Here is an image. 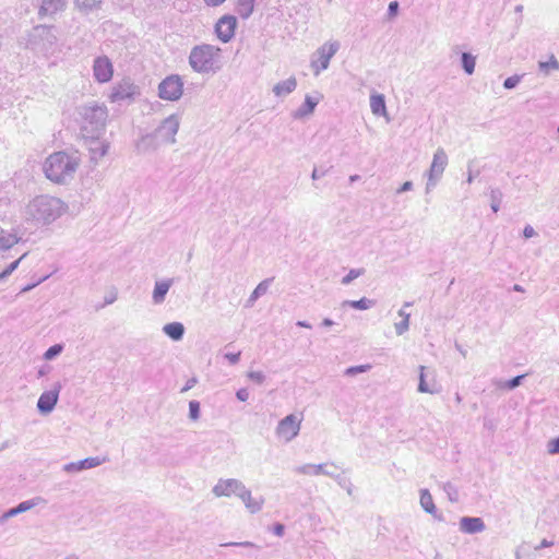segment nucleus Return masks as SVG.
I'll return each instance as SVG.
<instances>
[{
    "label": "nucleus",
    "mask_w": 559,
    "mask_h": 559,
    "mask_svg": "<svg viewBox=\"0 0 559 559\" xmlns=\"http://www.w3.org/2000/svg\"><path fill=\"white\" fill-rule=\"evenodd\" d=\"M548 452L550 454L559 453V437L548 443Z\"/></svg>",
    "instance_id": "72a5a7b5"
},
{
    "label": "nucleus",
    "mask_w": 559,
    "mask_h": 559,
    "mask_svg": "<svg viewBox=\"0 0 559 559\" xmlns=\"http://www.w3.org/2000/svg\"><path fill=\"white\" fill-rule=\"evenodd\" d=\"M136 94V87L130 80H123L116 84L108 98L111 103H118L127 99H132Z\"/></svg>",
    "instance_id": "6e6552de"
},
{
    "label": "nucleus",
    "mask_w": 559,
    "mask_h": 559,
    "mask_svg": "<svg viewBox=\"0 0 559 559\" xmlns=\"http://www.w3.org/2000/svg\"><path fill=\"white\" fill-rule=\"evenodd\" d=\"M460 528L467 534H474L484 531L485 524L480 518L464 516L460 520Z\"/></svg>",
    "instance_id": "ddd939ff"
},
{
    "label": "nucleus",
    "mask_w": 559,
    "mask_h": 559,
    "mask_svg": "<svg viewBox=\"0 0 559 559\" xmlns=\"http://www.w3.org/2000/svg\"><path fill=\"white\" fill-rule=\"evenodd\" d=\"M411 186H412V183H411V182H405V183L403 185V187H402V189H401V190H402V191H406V190H408V189L411 188Z\"/></svg>",
    "instance_id": "49530a36"
},
{
    "label": "nucleus",
    "mask_w": 559,
    "mask_h": 559,
    "mask_svg": "<svg viewBox=\"0 0 559 559\" xmlns=\"http://www.w3.org/2000/svg\"><path fill=\"white\" fill-rule=\"evenodd\" d=\"M164 332L173 340L178 341L182 337L185 328L179 322L168 323L164 326Z\"/></svg>",
    "instance_id": "aec40b11"
},
{
    "label": "nucleus",
    "mask_w": 559,
    "mask_h": 559,
    "mask_svg": "<svg viewBox=\"0 0 559 559\" xmlns=\"http://www.w3.org/2000/svg\"><path fill=\"white\" fill-rule=\"evenodd\" d=\"M170 283L169 282H157L155 284V288L153 292V299L156 304H159L164 300L165 295L169 290Z\"/></svg>",
    "instance_id": "412c9836"
},
{
    "label": "nucleus",
    "mask_w": 559,
    "mask_h": 559,
    "mask_svg": "<svg viewBox=\"0 0 559 559\" xmlns=\"http://www.w3.org/2000/svg\"><path fill=\"white\" fill-rule=\"evenodd\" d=\"M248 377L257 383H262L264 380V376L261 371H251L248 373Z\"/></svg>",
    "instance_id": "473e14b6"
},
{
    "label": "nucleus",
    "mask_w": 559,
    "mask_h": 559,
    "mask_svg": "<svg viewBox=\"0 0 559 559\" xmlns=\"http://www.w3.org/2000/svg\"><path fill=\"white\" fill-rule=\"evenodd\" d=\"M19 238L15 234L1 231L0 234V245L4 248H10L17 243Z\"/></svg>",
    "instance_id": "393cba45"
},
{
    "label": "nucleus",
    "mask_w": 559,
    "mask_h": 559,
    "mask_svg": "<svg viewBox=\"0 0 559 559\" xmlns=\"http://www.w3.org/2000/svg\"><path fill=\"white\" fill-rule=\"evenodd\" d=\"M298 324L301 325V326H305V328H309V325L306 324V322H298Z\"/></svg>",
    "instance_id": "de8ad7c7"
},
{
    "label": "nucleus",
    "mask_w": 559,
    "mask_h": 559,
    "mask_svg": "<svg viewBox=\"0 0 559 559\" xmlns=\"http://www.w3.org/2000/svg\"><path fill=\"white\" fill-rule=\"evenodd\" d=\"M243 486L235 479L219 480L213 491L217 497H230L238 495L242 490Z\"/></svg>",
    "instance_id": "f8f14e48"
},
{
    "label": "nucleus",
    "mask_w": 559,
    "mask_h": 559,
    "mask_svg": "<svg viewBox=\"0 0 559 559\" xmlns=\"http://www.w3.org/2000/svg\"><path fill=\"white\" fill-rule=\"evenodd\" d=\"M80 165L76 156L66 152H55L50 154L43 166L47 179L55 183H66L73 177Z\"/></svg>",
    "instance_id": "f257e3e1"
},
{
    "label": "nucleus",
    "mask_w": 559,
    "mask_h": 559,
    "mask_svg": "<svg viewBox=\"0 0 559 559\" xmlns=\"http://www.w3.org/2000/svg\"><path fill=\"white\" fill-rule=\"evenodd\" d=\"M67 559H75V558H67Z\"/></svg>",
    "instance_id": "603ef678"
},
{
    "label": "nucleus",
    "mask_w": 559,
    "mask_h": 559,
    "mask_svg": "<svg viewBox=\"0 0 559 559\" xmlns=\"http://www.w3.org/2000/svg\"><path fill=\"white\" fill-rule=\"evenodd\" d=\"M523 377H524V376H518V377L513 378V379L509 382L508 386H509L510 389H513V388L518 386V385L520 384V381H521V379H522Z\"/></svg>",
    "instance_id": "ea45409f"
},
{
    "label": "nucleus",
    "mask_w": 559,
    "mask_h": 559,
    "mask_svg": "<svg viewBox=\"0 0 559 559\" xmlns=\"http://www.w3.org/2000/svg\"><path fill=\"white\" fill-rule=\"evenodd\" d=\"M58 401V392L56 391H47L44 392L37 403L39 411L43 413H49L55 407Z\"/></svg>",
    "instance_id": "4468645a"
},
{
    "label": "nucleus",
    "mask_w": 559,
    "mask_h": 559,
    "mask_svg": "<svg viewBox=\"0 0 559 559\" xmlns=\"http://www.w3.org/2000/svg\"><path fill=\"white\" fill-rule=\"evenodd\" d=\"M199 411H200V404H199V402H197V401H191V402L189 403V412H190V417H191L192 419H194V420H195V419H198V417H199Z\"/></svg>",
    "instance_id": "c85d7f7f"
},
{
    "label": "nucleus",
    "mask_w": 559,
    "mask_h": 559,
    "mask_svg": "<svg viewBox=\"0 0 559 559\" xmlns=\"http://www.w3.org/2000/svg\"><path fill=\"white\" fill-rule=\"evenodd\" d=\"M82 118L85 124L98 129L106 126L108 109L105 105H91L83 109Z\"/></svg>",
    "instance_id": "20e7f679"
},
{
    "label": "nucleus",
    "mask_w": 559,
    "mask_h": 559,
    "mask_svg": "<svg viewBox=\"0 0 559 559\" xmlns=\"http://www.w3.org/2000/svg\"><path fill=\"white\" fill-rule=\"evenodd\" d=\"M424 367H420V381H419V391L420 392H429V389L426 385L425 376H424Z\"/></svg>",
    "instance_id": "c9c22d12"
},
{
    "label": "nucleus",
    "mask_w": 559,
    "mask_h": 559,
    "mask_svg": "<svg viewBox=\"0 0 559 559\" xmlns=\"http://www.w3.org/2000/svg\"><path fill=\"white\" fill-rule=\"evenodd\" d=\"M94 76L99 83H107L112 79L114 68L110 60L106 57H98L94 61Z\"/></svg>",
    "instance_id": "1a4fd4ad"
},
{
    "label": "nucleus",
    "mask_w": 559,
    "mask_h": 559,
    "mask_svg": "<svg viewBox=\"0 0 559 559\" xmlns=\"http://www.w3.org/2000/svg\"><path fill=\"white\" fill-rule=\"evenodd\" d=\"M297 82L295 78H289L283 82L277 83L274 86V93L277 96L286 95L293 92L296 88Z\"/></svg>",
    "instance_id": "6ab92c4d"
},
{
    "label": "nucleus",
    "mask_w": 559,
    "mask_h": 559,
    "mask_svg": "<svg viewBox=\"0 0 559 559\" xmlns=\"http://www.w3.org/2000/svg\"><path fill=\"white\" fill-rule=\"evenodd\" d=\"M301 421H302L301 414L300 415H295V414L287 415L285 418H283L278 423V426L276 428L277 436L285 441H290L298 435V432L300 430Z\"/></svg>",
    "instance_id": "39448f33"
},
{
    "label": "nucleus",
    "mask_w": 559,
    "mask_h": 559,
    "mask_svg": "<svg viewBox=\"0 0 559 559\" xmlns=\"http://www.w3.org/2000/svg\"><path fill=\"white\" fill-rule=\"evenodd\" d=\"M237 20L233 15H223L215 25L217 37L224 41H229L236 32Z\"/></svg>",
    "instance_id": "0eeeda50"
},
{
    "label": "nucleus",
    "mask_w": 559,
    "mask_h": 559,
    "mask_svg": "<svg viewBox=\"0 0 559 559\" xmlns=\"http://www.w3.org/2000/svg\"><path fill=\"white\" fill-rule=\"evenodd\" d=\"M399 3L396 1H392L389 4V16L394 17L397 14Z\"/></svg>",
    "instance_id": "4c0bfd02"
},
{
    "label": "nucleus",
    "mask_w": 559,
    "mask_h": 559,
    "mask_svg": "<svg viewBox=\"0 0 559 559\" xmlns=\"http://www.w3.org/2000/svg\"><path fill=\"white\" fill-rule=\"evenodd\" d=\"M362 274L360 270H350L348 274L342 280L343 284H349L353 280L359 277Z\"/></svg>",
    "instance_id": "c756f323"
},
{
    "label": "nucleus",
    "mask_w": 559,
    "mask_h": 559,
    "mask_svg": "<svg viewBox=\"0 0 559 559\" xmlns=\"http://www.w3.org/2000/svg\"><path fill=\"white\" fill-rule=\"evenodd\" d=\"M346 305L355 309L366 310L371 307L372 301L367 298H361L359 300L346 301Z\"/></svg>",
    "instance_id": "a878e982"
},
{
    "label": "nucleus",
    "mask_w": 559,
    "mask_h": 559,
    "mask_svg": "<svg viewBox=\"0 0 559 559\" xmlns=\"http://www.w3.org/2000/svg\"><path fill=\"white\" fill-rule=\"evenodd\" d=\"M318 104L317 99H313L311 96H306L305 104L301 108L302 115H310L313 112L316 106Z\"/></svg>",
    "instance_id": "bb28decb"
},
{
    "label": "nucleus",
    "mask_w": 559,
    "mask_h": 559,
    "mask_svg": "<svg viewBox=\"0 0 559 559\" xmlns=\"http://www.w3.org/2000/svg\"><path fill=\"white\" fill-rule=\"evenodd\" d=\"M207 5L217 7L222 4L225 0H204Z\"/></svg>",
    "instance_id": "c03bdc74"
},
{
    "label": "nucleus",
    "mask_w": 559,
    "mask_h": 559,
    "mask_svg": "<svg viewBox=\"0 0 559 559\" xmlns=\"http://www.w3.org/2000/svg\"><path fill=\"white\" fill-rule=\"evenodd\" d=\"M336 51L337 45L334 43H326L318 50V58L312 62L317 73L328 68L330 59Z\"/></svg>",
    "instance_id": "9b49d317"
},
{
    "label": "nucleus",
    "mask_w": 559,
    "mask_h": 559,
    "mask_svg": "<svg viewBox=\"0 0 559 559\" xmlns=\"http://www.w3.org/2000/svg\"><path fill=\"white\" fill-rule=\"evenodd\" d=\"M17 265H19V260H16V261L12 262V263L8 266V269H7L3 273H1V274H0V278H1V277L7 276V275H9V274H11V273H12V272L17 267Z\"/></svg>",
    "instance_id": "e433bc0d"
},
{
    "label": "nucleus",
    "mask_w": 559,
    "mask_h": 559,
    "mask_svg": "<svg viewBox=\"0 0 559 559\" xmlns=\"http://www.w3.org/2000/svg\"><path fill=\"white\" fill-rule=\"evenodd\" d=\"M241 545H243V546H253V544L250 543V542L242 543Z\"/></svg>",
    "instance_id": "8fccbe9b"
},
{
    "label": "nucleus",
    "mask_w": 559,
    "mask_h": 559,
    "mask_svg": "<svg viewBox=\"0 0 559 559\" xmlns=\"http://www.w3.org/2000/svg\"><path fill=\"white\" fill-rule=\"evenodd\" d=\"M492 210H493L495 212H497V211H498V206H497V205H492Z\"/></svg>",
    "instance_id": "3c124183"
},
{
    "label": "nucleus",
    "mask_w": 559,
    "mask_h": 559,
    "mask_svg": "<svg viewBox=\"0 0 559 559\" xmlns=\"http://www.w3.org/2000/svg\"><path fill=\"white\" fill-rule=\"evenodd\" d=\"M370 108L373 115L386 117V107L384 97L381 94H372L370 96Z\"/></svg>",
    "instance_id": "a211bd4d"
},
{
    "label": "nucleus",
    "mask_w": 559,
    "mask_h": 559,
    "mask_svg": "<svg viewBox=\"0 0 559 559\" xmlns=\"http://www.w3.org/2000/svg\"><path fill=\"white\" fill-rule=\"evenodd\" d=\"M520 82V78L514 75L506 79L503 86L508 90L513 88Z\"/></svg>",
    "instance_id": "2f4dec72"
},
{
    "label": "nucleus",
    "mask_w": 559,
    "mask_h": 559,
    "mask_svg": "<svg viewBox=\"0 0 559 559\" xmlns=\"http://www.w3.org/2000/svg\"><path fill=\"white\" fill-rule=\"evenodd\" d=\"M523 234H524V237H525V238H531V237H533V236L535 235V230H534V228H533V227H531V226H526V227L524 228V230H523Z\"/></svg>",
    "instance_id": "a19ab883"
},
{
    "label": "nucleus",
    "mask_w": 559,
    "mask_h": 559,
    "mask_svg": "<svg viewBox=\"0 0 559 559\" xmlns=\"http://www.w3.org/2000/svg\"><path fill=\"white\" fill-rule=\"evenodd\" d=\"M420 504L428 513H433L436 511V506L433 503L432 496L429 493L428 490H421Z\"/></svg>",
    "instance_id": "5701e85b"
},
{
    "label": "nucleus",
    "mask_w": 559,
    "mask_h": 559,
    "mask_svg": "<svg viewBox=\"0 0 559 559\" xmlns=\"http://www.w3.org/2000/svg\"><path fill=\"white\" fill-rule=\"evenodd\" d=\"M60 201L53 198L39 197L29 205L31 213L38 218L49 221L58 215Z\"/></svg>",
    "instance_id": "7ed1b4c3"
},
{
    "label": "nucleus",
    "mask_w": 559,
    "mask_h": 559,
    "mask_svg": "<svg viewBox=\"0 0 559 559\" xmlns=\"http://www.w3.org/2000/svg\"><path fill=\"white\" fill-rule=\"evenodd\" d=\"M405 329H406V325H405V326H403V328H400V329L397 330L399 334L403 333V331H404Z\"/></svg>",
    "instance_id": "09e8293b"
},
{
    "label": "nucleus",
    "mask_w": 559,
    "mask_h": 559,
    "mask_svg": "<svg viewBox=\"0 0 559 559\" xmlns=\"http://www.w3.org/2000/svg\"><path fill=\"white\" fill-rule=\"evenodd\" d=\"M178 129L179 121L177 117L170 116L162 122L157 129V135L165 143H173L175 141V135L177 134Z\"/></svg>",
    "instance_id": "9d476101"
},
{
    "label": "nucleus",
    "mask_w": 559,
    "mask_h": 559,
    "mask_svg": "<svg viewBox=\"0 0 559 559\" xmlns=\"http://www.w3.org/2000/svg\"><path fill=\"white\" fill-rule=\"evenodd\" d=\"M370 368L369 365H361V366H357V367H350L347 369V373L348 374H354V373H357V372H364L366 370H368Z\"/></svg>",
    "instance_id": "f704fd0d"
},
{
    "label": "nucleus",
    "mask_w": 559,
    "mask_h": 559,
    "mask_svg": "<svg viewBox=\"0 0 559 559\" xmlns=\"http://www.w3.org/2000/svg\"><path fill=\"white\" fill-rule=\"evenodd\" d=\"M227 357L230 359L231 362H237L239 359V354L227 355Z\"/></svg>",
    "instance_id": "a18cd8bd"
},
{
    "label": "nucleus",
    "mask_w": 559,
    "mask_h": 559,
    "mask_svg": "<svg viewBox=\"0 0 559 559\" xmlns=\"http://www.w3.org/2000/svg\"><path fill=\"white\" fill-rule=\"evenodd\" d=\"M34 506H35V503L32 502V501H24V502L20 503L16 508L11 509L5 515L7 516L15 515L17 513H21V512L29 510Z\"/></svg>",
    "instance_id": "cd10ccee"
},
{
    "label": "nucleus",
    "mask_w": 559,
    "mask_h": 559,
    "mask_svg": "<svg viewBox=\"0 0 559 559\" xmlns=\"http://www.w3.org/2000/svg\"><path fill=\"white\" fill-rule=\"evenodd\" d=\"M239 497L245 502L247 509L251 513L258 512L261 509L262 504H263V499L262 498L252 497L251 492L246 490L245 487L239 492Z\"/></svg>",
    "instance_id": "2eb2a0df"
},
{
    "label": "nucleus",
    "mask_w": 559,
    "mask_h": 559,
    "mask_svg": "<svg viewBox=\"0 0 559 559\" xmlns=\"http://www.w3.org/2000/svg\"><path fill=\"white\" fill-rule=\"evenodd\" d=\"M273 531L277 536H282L284 534V525L275 524Z\"/></svg>",
    "instance_id": "37998d69"
},
{
    "label": "nucleus",
    "mask_w": 559,
    "mask_h": 559,
    "mask_svg": "<svg viewBox=\"0 0 559 559\" xmlns=\"http://www.w3.org/2000/svg\"><path fill=\"white\" fill-rule=\"evenodd\" d=\"M62 350V346L61 345H53L51 346L46 353H45V358L46 359H51L53 358L56 355H58L60 352Z\"/></svg>",
    "instance_id": "7c9ffc66"
},
{
    "label": "nucleus",
    "mask_w": 559,
    "mask_h": 559,
    "mask_svg": "<svg viewBox=\"0 0 559 559\" xmlns=\"http://www.w3.org/2000/svg\"><path fill=\"white\" fill-rule=\"evenodd\" d=\"M183 92V83L178 75H169L159 84V97L177 100Z\"/></svg>",
    "instance_id": "423d86ee"
},
{
    "label": "nucleus",
    "mask_w": 559,
    "mask_h": 559,
    "mask_svg": "<svg viewBox=\"0 0 559 559\" xmlns=\"http://www.w3.org/2000/svg\"><path fill=\"white\" fill-rule=\"evenodd\" d=\"M254 1L255 0H238L237 1L238 13L242 17L249 16L252 13V11H253Z\"/></svg>",
    "instance_id": "4be33fe9"
},
{
    "label": "nucleus",
    "mask_w": 559,
    "mask_h": 559,
    "mask_svg": "<svg viewBox=\"0 0 559 559\" xmlns=\"http://www.w3.org/2000/svg\"><path fill=\"white\" fill-rule=\"evenodd\" d=\"M63 0H44V8L50 10L53 5L61 4Z\"/></svg>",
    "instance_id": "58836bf2"
},
{
    "label": "nucleus",
    "mask_w": 559,
    "mask_h": 559,
    "mask_svg": "<svg viewBox=\"0 0 559 559\" xmlns=\"http://www.w3.org/2000/svg\"><path fill=\"white\" fill-rule=\"evenodd\" d=\"M189 61L198 72L215 71L222 63V50L212 45L197 46L191 50Z\"/></svg>",
    "instance_id": "f03ea898"
},
{
    "label": "nucleus",
    "mask_w": 559,
    "mask_h": 559,
    "mask_svg": "<svg viewBox=\"0 0 559 559\" xmlns=\"http://www.w3.org/2000/svg\"><path fill=\"white\" fill-rule=\"evenodd\" d=\"M249 396V393L246 389H241L237 392V397L240 400V401H246Z\"/></svg>",
    "instance_id": "79ce46f5"
},
{
    "label": "nucleus",
    "mask_w": 559,
    "mask_h": 559,
    "mask_svg": "<svg viewBox=\"0 0 559 559\" xmlns=\"http://www.w3.org/2000/svg\"><path fill=\"white\" fill-rule=\"evenodd\" d=\"M476 58L471 53L464 52L462 55V66L467 74H472L475 70Z\"/></svg>",
    "instance_id": "b1692460"
},
{
    "label": "nucleus",
    "mask_w": 559,
    "mask_h": 559,
    "mask_svg": "<svg viewBox=\"0 0 559 559\" xmlns=\"http://www.w3.org/2000/svg\"><path fill=\"white\" fill-rule=\"evenodd\" d=\"M448 164V157L443 150L439 148L435 155L430 167V175H440Z\"/></svg>",
    "instance_id": "dca6fc26"
},
{
    "label": "nucleus",
    "mask_w": 559,
    "mask_h": 559,
    "mask_svg": "<svg viewBox=\"0 0 559 559\" xmlns=\"http://www.w3.org/2000/svg\"><path fill=\"white\" fill-rule=\"evenodd\" d=\"M105 461H106L105 457H98V456L87 457L78 463H71L66 468H67V471H82V469H86V468L96 467V466L100 465L102 463H104Z\"/></svg>",
    "instance_id": "f3484780"
}]
</instances>
